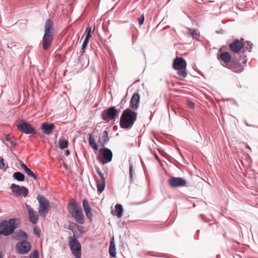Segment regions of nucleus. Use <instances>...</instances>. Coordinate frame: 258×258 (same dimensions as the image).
<instances>
[{"label":"nucleus","mask_w":258,"mask_h":258,"mask_svg":"<svg viewBox=\"0 0 258 258\" xmlns=\"http://www.w3.org/2000/svg\"><path fill=\"white\" fill-rule=\"evenodd\" d=\"M54 30V24L52 21L48 19L45 22L44 34L43 37L42 45L44 50H47L51 45Z\"/></svg>","instance_id":"f257e3e1"},{"label":"nucleus","mask_w":258,"mask_h":258,"mask_svg":"<svg viewBox=\"0 0 258 258\" xmlns=\"http://www.w3.org/2000/svg\"><path fill=\"white\" fill-rule=\"evenodd\" d=\"M185 34L191 36H194L195 35L197 34V32L196 30H192L189 28H187L186 31H185Z\"/></svg>","instance_id":"c756f323"},{"label":"nucleus","mask_w":258,"mask_h":258,"mask_svg":"<svg viewBox=\"0 0 258 258\" xmlns=\"http://www.w3.org/2000/svg\"><path fill=\"white\" fill-rule=\"evenodd\" d=\"M21 167L29 176L32 177L35 180L37 179V176L31 170L28 168L24 163H21Z\"/></svg>","instance_id":"5701e85b"},{"label":"nucleus","mask_w":258,"mask_h":258,"mask_svg":"<svg viewBox=\"0 0 258 258\" xmlns=\"http://www.w3.org/2000/svg\"><path fill=\"white\" fill-rule=\"evenodd\" d=\"M109 252L110 255L111 257H113V237H112L110 239V244L109 246Z\"/></svg>","instance_id":"f704fd0d"},{"label":"nucleus","mask_w":258,"mask_h":258,"mask_svg":"<svg viewBox=\"0 0 258 258\" xmlns=\"http://www.w3.org/2000/svg\"><path fill=\"white\" fill-rule=\"evenodd\" d=\"M71 214L75 220L79 224L84 223V216L80 206L73 205L71 208Z\"/></svg>","instance_id":"423d86ee"},{"label":"nucleus","mask_w":258,"mask_h":258,"mask_svg":"<svg viewBox=\"0 0 258 258\" xmlns=\"http://www.w3.org/2000/svg\"><path fill=\"white\" fill-rule=\"evenodd\" d=\"M140 96L138 93H134L131 99V107L133 110L137 109L139 107Z\"/></svg>","instance_id":"f3484780"},{"label":"nucleus","mask_w":258,"mask_h":258,"mask_svg":"<svg viewBox=\"0 0 258 258\" xmlns=\"http://www.w3.org/2000/svg\"><path fill=\"white\" fill-rule=\"evenodd\" d=\"M30 243L26 240H22L16 244V252L20 254H27L31 250Z\"/></svg>","instance_id":"9d476101"},{"label":"nucleus","mask_w":258,"mask_h":258,"mask_svg":"<svg viewBox=\"0 0 258 258\" xmlns=\"http://www.w3.org/2000/svg\"><path fill=\"white\" fill-rule=\"evenodd\" d=\"M10 188L12 191L18 196H23L25 197L28 193V190L26 187L20 186L14 183L11 184Z\"/></svg>","instance_id":"9b49d317"},{"label":"nucleus","mask_w":258,"mask_h":258,"mask_svg":"<svg viewBox=\"0 0 258 258\" xmlns=\"http://www.w3.org/2000/svg\"><path fill=\"white\" fill-rule=\"evenodd\" d=\"M69 246L73 254L76 258H81V245L79 241L75 237H69Z\"/></svg>","instance_id":"39448f33"},{"label":"nucleus","mask_w":258,"mask_h":258,"mask_svg":"<svg viewBox=\"0 0 258 258\" xmlns=\"http://www.w3.org/2000/svg\"><path fill=\"white\" fill-rule=\"evenodd\" d=\"M186 62L182 57H176L173 60L172 67L177 71V75L181 77L185 78L187 76Z\"/></svg>","instance_id":"20e7f679"},{"label":"nucleus","mask_w":258,"mask_h":258,"mask_svg":"<svg viewBox=\"0 0 258 258\" xmlns=\"http://www.w3.org/2000/svg\"><path fill=\"white\" fill-rule=\"evenodd\" d=\"M123 209L121 205L116 204L115 206V210L114 211V215H116L118 218L122 217Z\"/></svg>","instance_id":"393cba45"},{"label":"nucleus","mask_w":258,"mask_h":258,"mask_svg":"<svg viewBox=\"0 0 258 258\" xmlns=\"http://www.w3.org/2000/svg\"><path fill=\"white\" fill-rule=\"evenodd\" d=\"M111 214H113V209H112V210H111Z\"/></svg>","instance_id":"8fccbe9b"},{"label":"nucleus","mask_w":258,"mask_h":258,"mask_svg":"<svg viewBox=\"0 0 258 258\" xmlns=\"http://www.w3.org/2000/svg\"><path fill=\"white\" fill-rule=\"evenodd\" d=\"M242 63L244 64V63H245L246 62L247 60L245 58V56H244L243 58H242Z\"/></svg>","instance_id":"37998d69"},{"label":"nucleus","mask_w":258,"mask_h":258,"mask_svg":"<svg viewBox=\"0 0 258 258\" xmlns=\"http://www.w3.org/2000/svg\"><path fill=\"white\" fill-rule=\"evenodd\" d=\"M82 205L86 217L90 220H92L93 216V214L91 212L92 209L89 206L88 201L86 199L83 200Z\"/></svg>","instance_id":"6ab92c4d"},{"label":"nucleus","mask_w":258,"mask_h":258,"mask_svg":"<svg viewBox=\"0 0 258 258\" xmlns=\"http://www.w3.org/2000/svg\"><path fill=\"white\" fill-rule=\"evenodd\" d=\"M0 258H2V255H0Z\"/></svg>","instance_id":"864d4df0"},{"label":"nucleus","mask_w":258,"mask_h":258,"mask_svg":"<svg viewBox=\"0 0 258 258\" xmlns=\"http://www.w3.org/2000/svg\"><path fill=\"white\" fill-rule=\"evenodd\" d=\"M70 151L69 150H66L64 151V155L66 156H68L69 155H70Z\"/></svg>","instance_id":"79ce46f5"},{"label":"nucleus","mask_w":258,"mask_h":258,"mask_svg":"<svg viewBox=\"0 0 258 258\" xmlns=\"http://www.w3.org/2000/svg\"><path fill=\"white\" fill-rule=\"evenodd\" d=\"M115 126H114V127H113L114 130L115 129Z\"/></svg>","instance_id":"603ef678"},{"label":"nucleus","mask_w":258,"mask_h":258,"mask_svg":"<svg viewBox=\"0 0 258 258\" xmlns=\"http://www.w3.org/2000/svg\"><path fill=\"white\" fill-rule=\"evenodd\" d=\"M243 40V39L240 40L237 39L231 43L229 46L231 51L234 53H238L242 49H244V44L242 41Z\"/></svg>","instance_id":"2eb2a0df"},{"label":"nucleus","mask_w":258,"mask_h":258,"mask_svg":"<svg viewBox=\"0 0 258 258\" xmlns=\"http://www.w3.org/2000/svg\"><path fill=\"white\" fill-rule=\"evenodd\" d=\"M154 155L155 156L156 158L158 159V156H157V154L156 153H154Z\"/></svg>","instance_id":"09e8293b"},{"label":"nucleus","mask_w":258,"mask_h":258,"mask_svg":"<svg viewBox=\"0 0 258 258\" xmlns=\"http://www.w3.org/2000/svg\"><path fill=\"white\" fill-rule=\"evenodd\" d=\"M6 140L10 144L12 145H16L18 143L15 142L16 140L14 138L13 136L10 134L6 135Z\"/></svg>","instance_id":"bb28decb"},{"label":"nucleus","mask_w":258,"mask_h":258,"mask_svg":"<svg viewBox=\"0 0 258 258\" xmlns=\"http://www.w3.org/2000/svg\"><path fill=\"white\" fill-rule=\"evenodd\" d=\"M158 150L159 152L162 155H164V154H165V152L161 149H158Z\"/></svg>","instance_id":"a19ab883"},{"label":"nucleus","mask_w":258,"mask_h":258,"mask_svg":"<svg viewBox=\"0 0 258 258\" xmlns=\"http://www.w3.org/2000/svg\"><path fill=\"white\" fill-rule=\"evenodd\" d=\"M68 228H69V229L73 231V225L72 224L69 225Z\"/></svg>","instance_id":"c03bdc74"},{"label":"nucleus","mask_w":258,"mask_h":258,"mask_svg":"<svg viewBox=\"0 0 258 258\" xmlns=\"http://www.w3.org/2000/svg\"><path fill=\"white\" fill-rule=\"evenodd\" d=\"M68 146H59V148L60 149H64V148H67Z\"/></svg>","instance_id":"49530a36"},{"label":"nucleus","mask_w":258,"mask_h":258,"mask_svg":"<svg viewBox=\"0 0 258 258\" xmlns=\"http://www.w3.org/2000/svg\"><path fill=\"white\" fill-rule=\"evenodd\" d=\"M243 44H244V49H245V50H249L252 48V44L250 42L246 41L243 42ZM249 51H250V50Z\"/></svg>","instance_id":"473e14b6"},{"label":"nucleus","mask_w":258,"mask_h":258,"mask_svg":"<svg viewBox=\"0 0 258 258\" xmlns=\"http://www.w3.org/2000/svg\"><path fill=\"white\" fill-rule=\"evenodd\" d=\"M227 68L236 73H241L244 70L241 64L234 59H232L229 64L227 65Z\"/></svg>","instance_id":"4468645a"},{"label":"nucleus","mask_w":258,"mask_h":258,"mask_svg":"<svg viewBox=\"0 0 258 258\" xmlns=\"http://www.w3.org/2000/svg\"><path fill=\"white\" fill-rule=\"evenodd\" d=\"M17 237L22 240H26L28 238L26 232L22 230H19L17 232Z\"/></svg>","instance_id":"cd10ccee"},{"label":"nucleus","mask_w":258,"mask_h":258,"mask_svg":"<svg viewBox=\"0 0 258 258\" xmlns=\"http://www.w3.org/2000/svg\"><path fill=\"white\" fill-rule=\"evenodd\" d=\"M39 204L38 213L40 216L44 217L48 212L50 208L49 201L44 197L38 195L37 198Z\"/></svg>","instance_id":"0eeeda50"},{"label":"nucleus","mask_w":258,"mask_h":258,"mask_svg":"<svg viewBox=\"0 0 258 258\" xmlns=\"http://www.w3.org/2000/svg\"><path fill=\"white\" fill-rule=\"evenodd\" d=\"M30 258H39V252L36 249L32 251L30 255Z\"/></svg>","instance_id":"7c9ffc66"},{"label":"nucleus","mask_w":258,"mask_h":258,"mask_svg":"<svg viewBox=\"0 0 258 258\" xmlns=\"http://www.w3.org/2000/svg\"><path fill=\"white\" fill-rule=\"evenodd\" d=\"M13 177L18 181H22L25 179L24 175L20 172H16L14 173Z\"/></svg>","instance_id":"a878e982"},{"label":"nucleus","mask_w":258,"mask_h":258,"mask_svg":"<svg viewBox=\"0 0 258 258\" xmlns=\"http://www.w3.org/2000/svg\"><path fill=\"white\" fill-rule=\"evenodd\" d=\"M113 110H114V115H115V113L117 112V110H116V109L115 108V107H114Z\"/></svg>","instance_id":"de8ad7c7"},{"label":"nucleus","mask_w":258,"mask_h":258,"mask_svg":"<svg viewBox=\"0 0 258 258\" xmlns=\"http://www.w3.org/2000/svg\"><path fill=\"white\" fill-rule=\"evenodd\" d=\"M109 140L108 133L106 131H103L100 135L99 142L102 145L105 144Z\"/></svg>","instance_id":"b1692460"},{"label":"nucleus","mask_w":258,"mask_h":258,"mask_svg":"<svg viewBox=\"0 0 258 258\" xmlns=\"http://www.w3.org/2000/svg\"><path fill=\"white\" fill-rule=\"evenodd\" d=\"M59 145H68V141L67 140H60L59 141Z\"/></svg>","instance_id":"ea45409f"},{"label":"nucleus","mask_w":258,"mask_h":258,"mask_svg":"<svg viewBox=\"0 0 258 258\" xmlns=\"http://www.w3.org/2000/svg\"><path fill=\"white\" fill-rule=\"evenodd\" d=\"M29 214L30 221L33 224H36L38 221V216L35 211L29 206L26 205Z\"/></svg>","instance_id":"aec40b11"},{"label":"nucleus","mask_w":258,"mask_h":258,"mask_svg":"<svg viewBox=\"0 0 258 258\" xmlns=\"http://www.w3.org/2000/svg\"><path fill=\"white\" fill-rule=\"evenodd\" d=\"M137 119V113L130 109L123 112L120 119V125L122 128H131Z\"/></svg>","instance_id":"f03ea898"},{"label":"nucleus","mask_w":258,"mask_h":258,"mask_svg":"<svg viewBox=\"0 0 258 258\" xmlns=\"http://www.w3.org/2000/svg\"><path fill=\"white\" fill-rule=\"evenodd\" d=\"M218 59L223 66L227 68V65L231 61V56L229 52H224L218 55Z\"/></svg>","instance_id":"dca6fc26"},{"label":"nucleus","mask_w":258,"mask_h":258,"mask_svg":"<svg viewBox=\"0 0 258 258\" xmlns=\"http://www.w3.org/2000/svg\"><path fill=\"white\" fill-rule=\"evenodd\" d=\"M54 127L55 126L53 123L44 122L41 124L42 131L44 134L46 135H49L51 133Z\"/></svg>","instance_id":"412c9836"},{"label":"nucleus","mask_w":258,"mask_h":258,"mask_svg":"<svg viewBox=\"0 0 258 258\" xmlns=\"http://www.w3.org/2000/svg\"><path fill=\"white\" fill-rule=\"evenodd\" d=\"M88 41H89V40H88L87 39H84L83 43L82 44V51H81V55L83 54V53L84 52V50L86 48V47L88 44Z\"/></svg>","instance_id":"2f4dec72"},{"label":"nucleus","mask_w":258,"mask_h":258,"mask_svg":"<svg viewBox=\"0 0 258 258\" xmlns=\"http://www.w3.org/2000/svg\"><path fill=\"white\" fill-rule=\"evenodd\" d=\"M115 253L114 252L113 256L115 257Z\"/></svg>","instance_id":"3c124183"},{"label":"nucleus","mask_w":258,"mask_h":258,"mask_svg":"<svg viewBox=\"0 0 258 258\" xmlns=\"http://www.w3.org/2000/svg\"><path fill=\"white\" fill-rule=\"evenodd\" d=\"M112 154L111 151L108 149H101L99 150L97 159L103 164L111 161Z\"/></svg>","instance_id":"6e6552de"},{"label":"nucleus","mask_w":258,"mask_h":258,"mask_svg":"<svg viewBox=\"0 0 258 258\" xmlns=\"http://www.w3.org/2000/svg\"><path fill=\"white\" fill-rule=\"evenodd\" d=\"M133 165L132 164L130 163V175L131 178L133 177Z\"/></svg>","instance_id":"58836bf2"},{"label":"nucleus","mask_w":258,"mask_h":258,"mask_svg":"<svg viewBox=\"0 0 258 258\" xmlns=\"http://www.w3.org/2000/svg\"><path fill=\"white\" fill-rule=\"evenodd\" d=\"M145 20V17L144 14H143L141 17H140L138 19L139 20V23L140 25H142L144 23Z\"/></svg>","instance_id":"4c0bfd02"},{"label":"nucleus","mask_w":258,"mask_h":258,"mask_svg":"<svg viewBox=\"0 0 258 258\" xmlns=\"http://www.w3.org/2000/svg\"><path fill=\"white\" fill-rule=\"evenodd\" d=\"M168 183L171 187H176L185 186L186 181L181 177H171L169 179Z\"/></svg>","instance_id":"f8f14e48"},{"label":"nucleus","mask_w":258,"mask_h":258,"mask_svg":"<svg viewBox=\"0 0 258 258\" xmlns=\"http://www.w3.org/2000/svg\"><path fill=\"white\" fill-rule=\"evenodd\" d=\"M82 205L86 217L90 220H92L93 216V214L91 212L92 209L89 206L88 201L86 199L83 200Z\"/></svg>","instance_id":"a211bd4d"},{"label":"nucleus","mask_w":258,"mask_h":258,"mask_svg":"<svg viewBox=\"0 0 258 258\" xmlns=\"http://www.w3.org/2000/svg\"><path fill=\"white\" fill-rule=\"evenodd\" d=\"M17 220L15 219H10L8 221L4 220L0 223V235L5 236L12 234L18 227Z\"/></svg>","instance_id":"7ed1b4c3"},{"label":"nucleus","mask_w":258,"mask_h":258,"mask_svg":"<svg viewBox=\"0 0 258 258\" xmlns=\"http://www.w3.org/2000/svg\"><path fill=\"white\" fill-rule=\"evenodd\" d=\"M92 147L95 151H97L98 150V146H92Z\"/></svg>","instance_id":"a18cd8bd"},{"label":"nucleus","mask_w":258,"mask_h":258,"mask_svg":"<svg viewBox=\"0 0 258 258\" xmlns=\"http://www.w3.org/2000/svg\"><path fill=\"white\" fill-rule=\"evenodd\" d=\"M186 105L189 108L193 109L195 108V103L190 100L186 101Z\"/></svg>","instance_id":"c9c22d12"},{"label":"nucleus","mask_w":258,"mask_h":258,"mask_svg":"<svg viewBox=\"0 0 258 258\" xmlns=\"http://www.w3.org/2000/svg\"><path fill=\"white\" fill-rule=\"evenodd\" d=\"M17 128L26 134L32 136L36 134V131L33 126L24 120H20L16 125Z\"/></svg>","instance_id":"1a4fd4ad"},{"label":"nucleus","mask_w":258,"mask_h":258,"mask_svg":"<svg viewBox=\"0 0 258 258\" xmlns=\"http://www.w3.org/2000/svg\"><path fill=\"white\" fill-rule=\"evenodd\" d=\"M91 31H92V28L91 27L89 26L87 27L85 33H86V37L85 39H87L88 40L89 39V38L91 36Z\"/></svg>","instance_id":"c85d7f7f"},{"label":"nucleus","mask_w":258,"mask_h":258,"mask_svg":"<svg viewBox=\"0 0 258 258\" xmlns=\"http://www.w3.org/2000/svg\"><path fill=\"white\" fill-rule=\"evenodd\" d=\"M96 171L100 177V179L96 180L97 190L99 193H101L104 189L105 178L99 168H96Z\"/></svg>","instance_id":"ddd939ff"},{"label":"nucleus","mask_w":258,"mask_h":258,"mask_svg":"<svg viewBox=\"0 0 258 258\" xmlns=\"http://www.w3.org/2000/svg\"><path fill=\"white\" fill-rule=\"evenodd\" d=\"M89 142L90 145H97L95 142V140L94 138L92 137V136L89 134Z\"/></svg>","instance_id":"72a5a7b5"},{"label":"nucleus","mask_w":258,"mask_h":258,"mask_svg":"<svg viewBox=\"0 0 258 258\" xmlns=\"http://www.w3.org/2000/svg\"><path fill=\"white\" fill-rule=\"evenodd\" d=\"M0 169H5V164L4 162V159L2 157H0Z\"/></svg>","instance_id":"e433bc0d"},{"label":"nucleus","mask_w":258,"mask_h":258,"mask_svg":"<svg viewBox=\"0 0 258 258\" xmlns=\"http://www.w3.org/2000/svg\"><path fill=\"white\" fill-rule=\"evenodd\" d=\"M102 117L106 121L113 119V106L110 107L107 110L103 112Z\"/></svg>","instance_id":"4be33fe9"}]
</instances>
